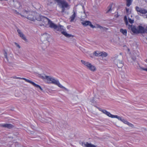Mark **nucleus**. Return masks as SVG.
<instances>
[{"instance_id": "nucleus-1", "label": "nucleus", "mask_w": 147, "mask_h": 147, "mask_svg": "<svg viewBox=\"0 0 147 147\" xmlns=\"http://www.w3.org/2000/svg\"><path fill=\"white\" fill-rule=\"evenodd\" d=\"M112 59L114 63L119 68H122L123 65L122 62L123 60V56L121 55H116L112 57Z\"/></svg>"}, {"instance_id": "nucleus-2", "label": "nucleus", "mask_w": 147, "mask_h": 147, "mask_svg": "<svg viewBox=\"0 0 147 147\" xmlns=\"http://www.w3.org/2000/svg\"><path fill=\"white\" fill-rule=\"evenodd\" d=\"M23 12H24V13L28 14V15H27V18L30 20L34 21L36 20H37L38 15H39L38 13H36L28 11L25 10H23Z\"/></svg>"}, {"instance_id": "nucleus-3", "label": "nucleus", "mask_w": 147, "mask_h": 147, "mask_svg": "<svg viewBox=\"0 0 147 147\" xmlns=\"http://www.w3.org/2000/svg\"><path fill=\"white\" fill-rule=\"evenodd\" d=\"M54 0L57 2L59 7L62 9V13L64 12L65 8H67L69 6L68 3L64 0Z\"/></svg>"}, {"instance_id": "nucleus-4", "label": "nucleus", "mask_w": 147, "mask_h": 147, "mask_svg": "<svg viewBox=\"0 0 147 147\" xmlns=\"http://www.w3.org/2000/svg\"><path fill=\"white\" fill-rule=\"evenodd\" d=\"M37 20L41 22H42L41 23L42 24L41 25L43 26L46 25L47 24H48L50 20L49 19L47 18L39 15H38V18H37Z\"/></svg>"}, {"instance_id": "nucleus-5", "label": "nucleus", "mask_w": 147, "mask_h": 147, "mask_svg": "<svg viewBox=\"0 0 147 147\" xmlns=\"http://www.w3.org/2000/svg\"><path fill=\"white\" fill-rule=\"evenodd\" d=\"M51 82H49V83H52L53 84L56 85L58 86L59 87L60 86L61 84L60 83L58 80H56L55 78L51 77L49 76V78L48 79V81Z\"/></svg>"}, {"instance_id": "nucleus-6", "label": "nucleus", "mask_w": 147, "mask_h": 147, "mask_svg": "<svg viewBox=\"0 0 147 147\" xmlns=\"http://www.w3.org/2000/svg\"><path fill=\"white\" fill-rule=\"evenodd\" d=\"M135 9L138 12V14H139L138 12L144 14H145L147 13V9L141 8V7H139L137 6H136L135 7Z\"/></svg>"}, {"instance_id": "nucleus-7", "label": "nucleus", "mask_w": 147, "mask_h": 147, "mask_svg": "<svg viewBox=\"0 0 147 147\" xmlns=\"http://www.w3.org/2000/svg\"><path fill=\"white\" fill-rule=\"evenodd\" d=\"M0 127H5L10 129L13 128L14 126L11 124L5 123L0 124Z\"/></svg>"}, {"instance_id": "nucleus-8", "label": "nucleus", "mask_w": 147, "mask_h": 147, "mask_svg": "<svg viewBox=\"0 0 147 147\" xmlns=\"http://www.w3.org/2000/svg\"><path fill=\"white\" fill-rule=\"evenodd\" d=\"M138 34L139 33H145V28L143 26L139 25L138 26Z\"/></svg>"}, {"instance_id": "nucleus-9", "label": "nucleus", "mask_w": 147, "mask_h": 147, "mask_svg": "<svg viewBox=\"0 0 147 147\" xmlns=\"http://www.w3.org/2000/svg\"><path fill=\"white\" fill-rule=\"evenodd\" d=\"M86 67L92 71H94L96 70V68L95 66L92 65L89 62Z\"/></svg>"}, {"instance_id": "nucleus-10", "label": "nucleus", "mask_w": 147, "mask_h": 147, "mask_svg": "<svg viewBox=\"0 0 147 147\" xmlns=\"http://www.w3.org/2000/svg\"><path fill=\"white\" fill-rule=\"evenodd\" d=\"M129 26L131 28V30L134 33L138 34V27L136 28L135 26H133L132 25H129Z\"/></svg>"}, {"instance_id": "nucleus-11", "label": "nucleus", "mask_w": 147, "mask_h": 147, "mask_svg": "<svg viewBox=\"0 0 147 147\" xmlns=\"http://www.w3.org/2000/svg\"><path fill=\"white\" fill-rule=\"evenodd\" d=\"M83 144L84 146H85V147H96V146L91 143H89L88 142H86V144L82 142V145L83 146Z\"/></svg>"}, {"instance_id": "nucleus-12", "label": "nucleus", "mask_w": 147, "mask_h": 147, "mask_svg": "<svg viewBox=\"0 0 147 147\" xmlns=\"http://www.w3.org/2000/svg\"><path fill=\"white\" fill-rule=\"evenodd\" d=\"M48 24L49 25V27L52 28H53L55 30V28H57V25L54 24L50 20Z\"/></svg>"}, {"instance_id": "nucleus-13", "label": "nucleus", "mask_w": 147, "mask_h": 147, "mask_svg": "<svg viewBox=\"0 0 147 147\" xmlns=\"http://www.w3.org/2000/svg\"><path fill=\"white\" fill-rule=\"evenodd\" d=\"M38 76L39 77L43 79H46L47 80V81H48V79H49V76H46L44 74L43 75H42V74H38Z\"/></svg>"}, {"instance_id": "nucleus-14", "label": "nucleus", "mask_w": 147, "mask_h": 147, "mask_svg": "<svg viewBox=\"0 0 147 147\" xmlns=\"http://www.w3.org/2000/svg\"><path fill=\"white\" fill-rule=\"evenodd\" d=\"M61 33L62 34L65 36L67 38H69L70 37H74L73 35L68 34L66 32L63 31L61 32Z\"/></svg>"}, {"instance_id": "nucleus-15", "label": "nucleus", "mask_w": 147, "mask_h": 147, "mask_svg": "<svg viewBox=\"0 0 147 147\" xmlns=\"http://www.w3.org/2000/svg\"><path fill=\"white\" fill-rule=\"evenodd\" d=\"M102 112L104 113L105 114L107 115L109 117H111L112 115H112L110 113V112L107 111L105 110H103L102 111Z\"/></svg>"}, {"instance_id": "nucleus-16", "label": "nucleus", "mask_w": 147, "mask_h": 147, "mask_svg": "<svg viewBox=\"0 0 147 147\" xmlns=\"http://www.w3.org/2000/svg\"><path fill=\"white\" fill-rule=\"evenodd\" d=\"M63 26H62L59 25L58 26L57 25V28H55V30H56L57 31H62L63 30Z\"/></svg>"}, {"instance_id": "nucleus-17", "label": "nucleus", "mask_w": 147, "mask_h": 147, "mask_svg": "<svg viewBox=\"0 0 147 147\" xmlns=\"http://www.w3.org/2000/svg\"><path fill=\"white\" fill-rule=\"evenodd\" d=\"M37 89H39L41 91H43V90L41 86L38 85L37 84L33 82L32 84Z\"/></svg>"}, {"instance_id": "nucleus-18", "label": "nucleus", "mask_w": 147, "mask_h": 147, "mask_svg": "<svg viewBox=\"0 0 147 147\" xmlns=\"http://www.w3.org/2000/svg\"><path fill=\"white\" fill-rule=\"evenodd\" d=\"M74 13L70 17V18L71 19L70 22H72L74 21L76 17V13L75 12L74 10L73 11Z\"/></svg>"}, {"instance_id": "nucleus-19", "label": "nucleus", "mask_w": 147, "mask_h": 147, "mask_svg": "<svg viewBox=\"0 0 147 147\" xmlns=\"http://www.w3.org/2000/svg\"><path fill=\"white\" fill-rule=\"evenodd\" d=\"M42 38H45L46 40H47V39L49 38V35L48 34H47L46 33H45L44 34H42Z\"/></svg>"}, {"instance_id": "nucleus-20", "label": "nucleus", "mask_w": 147, "mask_h": 147, "mask_svg": "<svg viewBox=\"0 0 147 147\" xmlns=\"http://www.w3.org/2000/svg\"><path fill=\"white\" fill-rule=\"evenodd\" d=\"M120 32L122 33L124 35L126 36L127 34V30L126 29H123L121 28L120 30Z\"/></svg>"}, {"instance_id": "nucleus-21", "label": "nucleus", "mask_w": 147, "mask_h": 147, "mask_svg": "<svg viewBox=\"0 0 147 147\" xmlns=\"http://www.w3.org/2000/svg\"><path fill=\"white\" fill-rule=\"evenodd\" d=\"M112 118H117L118 120H120L121 121H122V120L123 119L120 116H119L117 115H112Z\"/></svg>"}, {"instance_id": "nucleus-22", "label": "nucleus", "mask_w": 147, "mask_h": 147, "mask_svg": "<svg viewBox=\"0 0 147 147\" xmlns=\"http://www.w3.org/2000/svg\"><path fill=\"white\" fill-rule=\"evenodd\" d=\"M89 21H85L81 23L84 26H87L89 24Z\"/></svg>"}, {"instance_id": "nucleus-23", "label": "nucleus", "mask_w": 147, "mask_h": 147, "mask_svg": "<svg viewBox=\"0 0 147 147\" xmlns=\"http://www.w3.org/2000/svg\"><path fill=\"white\" fill-rule=\"evenodd\" d=\"M45 120V122L48 123H51V122L52 121V119L50 118H47Z\"/></svg>"}, {"instance_id": "nucleus-24", "label": "nucleus", "mask_w": 147, "mask_h": 147, "mask_svg": "<svg viewBox=\"0 0 147 147\" xmlns=\"http://www.w3.org/2000/svg\"><path fill=\"white\" fill-rule=\"evenodd\" d=\"M126 5L128 7H129L131 4L132 1V0H126Z\"/></svg>"}, {"instance_id": "nucleus-25", "label": "nucleus", "mask_w": 147, "mask_h": 147, "mask_svg": "<svg viewBox=\"0 0 147 147\" xmlns=\"http://www.w3.org/2000/svg\"><path fill=\"white\" fill-rule=\"evenodd\" d=\"M108 55L107 53L105 52H101L100 56L102 57H106Z\"/></svg>"}, {"instance_id": "nucleus-26", "label": "nucleus", "mask_w": 147, "mask_h": 147, "mask_svg": "<svg viewBox=\"0 0 147 147\" xmlns=\"http://www.w3.org/2000/svg\"><path fill=\"white\" fill-rule=\"evenodd\" d=\"M21 79L23 80H25L26 82H27L28 83H29L30 84H32L33 82H32V81H31L30 80H29L28 79L24 78H21Z\"/></svg>"}, {"instance_id": "nucleus-27", "label": "nucleus", "mask_w": 147, "mask_h": 147, "mask_svg": "<svg viewBox=\"0 0 147 147\" xmlns=\"http://www.w3.org/2000/svg\"><path fill=\"white\" fill-rule=\"evenodd\" d=\"M20 36L25 41H28V40L26 38L25 36L23 34H22Z\"/></svg>"}, {"instance_id": "nucleus-28", "label": "nucleus", "mask_w": 147, "mask_h": 147, "mask_svg": "<svg viewBox=\"0 0 147 147\" xmlns=\"http://www.w3.org/2000/svg\"><path fill=\"white\" fill-rule=\"evenodd\" d=\"M93 54L96 56H100L101 53L97 52V51H94Z\"/></svg>"}, {"instance_id": "nucleus-29", "label": "nucleus", "mask_w": 147, "mask_h": 147, "mask_svg": "<svg viewBox=\"0 0 147 147\" xmlns=\"http://www.w3.org/2000/svg\"><path fill=\"white\" fill-rule=\"evenodd\" d=\"M112 7V4H110L108 7V10L107 11V13H108L110 11L112 10L111 8Z\"/></svg>"}, {"instance_id": "nucleus-30", "label": "nucleus", "mask_w": 147, "mask_h": 147, "mask_svg": "<svg viewBox=\"0 0 147 147\" xmlns=\"http://www.w3.org/2000/svg\"><path fill=\"white\" fill-rule=\"evenodd\" d=\"M81 62L83 64H84V65H85L86 66H87V65H88V63H89V62H86L85 61L83 60H81Z\"/></svg>"}, {"instance_id": "nucleus-31", "label": "nucleus", "mask_w": 147, "mask_h": 147, "mask_svg": "<svg viewBox=\"0 0 147 147\" xmlns=\"http://www.w3.org/2000/svg\"><path fill=\"white\" fill-rule=\"evenodd\" d=\"M59 87L63 89L64 90H65L67 92H68L69 91V90L68 89H67L66 88L62 86L61 84V85Z\"/></svg>"}, {"instance_id": "nucleus-32", "label": "nucleus", "mask_w": 147, "mask_h": 147, "mask_svg": "<svg viewBox=\"0 0 147 147\" xmlns=\"http://www.w3.org/2000/svg\"><path fill=\"white\" fill-rule=\"evenodd\" d=\"M13 11L15 13H16L17 14L20 15L22 17H24V16L22 15L20 13H19L16 10H13Z\"/></svg>"}, {"instance_id": "nucleus-33", "label": "nucleus", "mask_w": 147, "mask_h": 147, "mask_svg": "<svg viewBox=\"0 0 147 147\" xmlns=\"http://www.w3.org/2000/svg\"><path fill=\"white\" fill-rule=\"evenodd\" d=\"M4 55L5 57V58L6 59L7 61H8V59L7 57V52L5 51H4Z\"/></svg>"}, {"instance_id": "nucleus-34", "label": "nucleus", "mask_w": 147, "mask_h": 147, "mask_svg": "<svg viewBox=\"0 0 147 147\" xmlns=\"http://www.w3.org/2000/svg\"><path fill=\"white\" fill-rule=\"evenodd\" d=\"M16 2L17 3L18 5L19 6L17 7H16L17 8H19L21 6V4L20 2L18 1H17Z\"/></svg>"}, {"instance_id": "nucleus-35", "label": "nucleus", "mask_w": 147, "mask_h": 147, "mask_svg": "<svg viewBox=\"0 0 147 147\" xmlns=\"http://www.w3.org/2000/svg\"><path fill=\"white\" fill-rule=\"evenodd\" d=\"M91 28H94L95 27V26L94 25H93L89 21V24L88 25Z\"/></svg>"}, {"instance_id": "nucleus-36", "label": "nucleus", "mask_w": 147, "mask_h": 147, "mask_svg": "<svg viewBox=\"0 0 147 147\" xmlns=\"http://www.w3.org/2000/svg\"><path fill=\"white\" fill-rule=\"evenodd\" d=\"M17 31L18 33L20 36L22 34H23L21 31L19 29L17 30Z\"/></svg>"}, {"instance_id": "nucleus-37", "label": "nucleus", "mask_w": 147, "mask_h": 147, "mask_svg": "<svg viewBox=\"0 0 147 147\" xmlns=\"http://www.w3.org/2000/svg\"><path fill=\"white\" fill-rule=\"evenodd\" d=\"M127 125L131 127H134V125L132 124L131 123H129V122H128Z\"/></svg>"}, {"instance_id": "nucleus-38", "label": "nucleus", "mask_w": 147, "mask_h": 147, "mask_svg": "<svg viewBox=\"0 0 147 147\" xmlns=\"http://www.w3.org/2000/svg\"><path fill=\"white\" fill-rule=\"evenodd\" d=\"M45 44H43L41 46L42 47V49H45L47 47V46H45Z\"/></svg>"}, {"instance_id": "nucleus-39", "label": "nucleus", "mask_w": 147, "mask_h": 147, "mask_svg": "<svg viewBox=\"0 0 147 147\" xmlns=\"http://www.w3.org/2000/svg\"><path fill=\"white\" fill-rule=\"evenodd\" d=\"M128 20L129 22L131 24H132L134 22V20H133L131 19V18H129Z\"/></svg>"}, {"instance_id": "nucleus-40", "label": "nucleus", "mask_w": 147, "mask_h": 147, "mask_svg": "<svg viewBox=\"0 0 147 147\" xmlns=\"http://www.w3.org/2000/svg\"><path fill=\"white\" fill-rule=\"evenodd\" d=\"M122 122H123L124 123L126 124H127V123L128 122V121H127L126 120L124 119H122Z\"/></svg>"}, {"instance_id": "nucleus-41", "label": "nucleus", "mask_w": 147, "mask_h": 147, "mask_svg": "<svg viewBox=\"0 0 147 147\" xmlns=\"http://www.w3.org/2000/svg\"><path fill=\"white\" fill-rule=\"evenodd\" d=\"M140 69H142V70L144 71H147V68H144L143 67H142L140 66H139Z\"/></svg>"}, {"instance_id": "nucleus-42", "label": "nucleus", "mask_w": 147, "mask_h": 147, "mask_svg": "<svg viewBox=\"0 0 147 147\" xmlns=\"http://www.w3.org/2000/svg\"><path fill=\"white\" fill-rule=\"evenodd\" d=\"M97 26H98V28H99L100 29H102V28H103V29L104 28H105V27H103L102 26H101L100 25H97Z\"/></svg>"}, {"instance_id": "nucleus-43", "label": "nucleus", "mask_w": 147, "mask_h": 147, "mask_svg": "<svg viewBox=\"0 0 147 147\" xmlns=\"http://www.w3.org/2000/svg\"><path fill=\"white\" fill-rule=\"evenodd\" d=\"M15 44L19 48H20V46L17 43L15 42Z\"/></svg>"}, {"instance_id": "nucleus-44", "label": "nucleus", "mask_w": 147, "mask_h": 147, "mask_svg": "<svg viewBox=\"0 0 147 147\" xmlns=\"http://www.w3.org/2000/svg\"><path fill=\"white\" fill-rule=\"evenodd\" d=\"M131 59L134 61H135L136 59V58L135 57H132Z\"/></svg>"}, {"instance_id": "nucleus-45", "label": "nucleus", "mask_w": 147, "mask_h": 147, "mask_svg": "<svg viewBox=\"0 0 147 147\" xmlns=\"http://www.w3.org/2000/svg\"><path fill=\"white\" fill-rule=\"evenodd\" d=\"M124 20L125 21H127V18L126 16H125L124 17Z\"/></svg>"}, {"instance_id": "nucleus-46", "label": "nucleus", "mask_w": 147, "mask_h": 147, "mask_svg": "<svg viewBox=\"0 0 147 147\" xmlns=\"http://www.w3.org/2000/svg\"><path fill=\"white\" fill-rule=\"evenodd\" d=\"M13 78H16L17 79H21V78L20 77H16V76H15V77H13Z\"/></svg>"}, {"instance_id": "nucleus-47", "label": "nucleus", "mask_w": 147, "mask_h": 147, "mask_svg": "<svg viewBox=\"0 0 147 147\" xmlns=\"http://www.w3.org/2000/svg\"><path fill=\"white\" fill-rule=\"evenodd\" d=\"M126 12L127 13H128L129 12V8H126Z\"/></svg>"}, {"instance_id": "nucleus-48", "label": "nucleus", "mask_w": 147, "mask_h": 147, "mask_svg": "<svg viewBox=\"0 0 147 147\" xmlns=\"http://www.w3.org/2000/svg\"><path fill=\"white\" fill-rule=\"evenodd\" d=\"M147 33V26L145 28V33Z\"/></svg>"}, {"instance_id": "nucleus-49", "label": "nucleus", "mask_w": 147, "mask_h": 147, "mask_svg": "<svg viewBox=\"0 0 147 147\" xmlns=\"http://www.w3.org/2000/svg\"><path fill=\"white\" fill-rule=\"evenodd\" d=\"M125 23L126 25H127L128 24V20L125 21Z\"/></svg>"}, {"instance_id": "nucleus-50", "label": "nucleus", "mask_w": 147, "mask_h": 147, "mask_svg": "<svg viewBox=\"0 0 147 147\" xmlns=\"http://www.w3.org/2000/svg\"><path fill=\"white\" fill-rule=\"evenodd\" d=\"M82 8L83 9V10L84 11V13H85V9H84V7L83 5L82 6Z\"/></svg>"}, {"instance_id": "nucleus-51", "label": "nucleus", "mask_w": 147, "mask_h": 147, "mask_svg": "<svg viewBox=\"0 0 147 147\" xmlns=\"http://www.w3.org/2000/svg\"><path fill=\"white\" fill-rule=\"evenodd\" d=\"M145 61L146 62V63H147V59H146Z\"/></svg>"}, {"instance_id": "nucleus-52", "label": "nucleus", "mask_w": 147, "mask_h": 147, "mask_svg": "<svg viewBox=\"0 0 147 147\" xmlns=\"http://www.w3.org/2000/svg\"><path fill=\"white\" fill-rule=\"evenodd\" d=\"M13 109H14V108H13L12 109H11V111H13Z\"/></svg>"}, {"instance_id": "nucleus-53", "label": "nucleus", "mask_w": 147, "mask_h": 147, "mask_svg": "<svg viewBox=\"0 0 147 147\" xmlns=\"http://www.w3.org/2000/svg\"><path fill=\"white\" fill-rule=\"evenodd\" d=\"M13 2H14V0H13Z\"/></svg>"}, {"instance_id": "nucleus-54", "label": "nucleus", "mask_w": 147, "mask_h": 147, "mask_svg": "<svg viewBox=\"0 0 147 147\" xmlns=\"http://www.w3.org/2000/svg\"><path fill=\"white\" fill-rule=\"evenodd\" d=\"M146 18H147V16H146Z\"/></svg>"}]
</instances>
